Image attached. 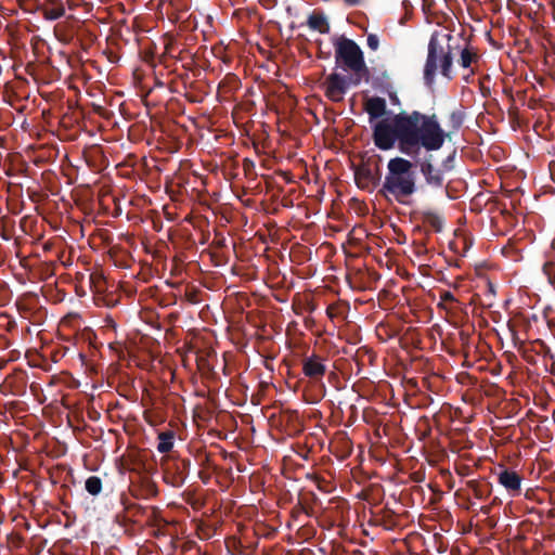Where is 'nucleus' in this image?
Here are the masks:
<instances>
[{
    "mask_svg": "<svg viewBox=\"0 0 555 555\" xmlns=\"http://www.w3.org/2000/svg\"><path fill=\"white\" fill-rule=\"evenodd\" d=\"M498 482L512 495L517 496L521 492L522 477L515 470L503 467L498 473Z\"/></svg>",
    "mask_w": 555,
    "mask_h": 555,
    "instance_id": "nucleus-10",
    "label": "nucleus"
},
{
    "mask_svg": "<svg viewBox=\"0 0 555 555\" xmlns=\"http://www.w3.org/2000/svg\"><path fill=\"white\" fill-rule=\"evenodd\" d=\"M542 271L546 275L548 283L555 288V258L546 261L542 267Z\"/></svg>",
    "mask_w": 555,
    "mask_h": 555,
    "instance_id": "nucleus-18",
    "label": "nucleus"
},
{
    "mask_svg": "<svg viewBox=\"0 0 555 555\" xmlns=\"http://www.w3.org/2000/svg\"><path fill=\"white\" fill-rule=\"evenodd\" d=\"M452 39V35L448 33L436 30L431 34L423 72L426 86L431 87L434 85L438 69L444 78L449 80L453 78V48L450 44Z\"/></svg>",
    "mask_w": 555,
    "mask_h": 555,
    "instance_id": "nucleus-3",
    "label": "nucleus"
},
{
    "mask_svg": "<svg viewBox=\"0 0 555 555\" xmlns=\"http://www.w3.org/2000/svg\"><path fill=\"white\" fill-rule=\"evenodd\" d=\"M103 488L102 479L98 476H90L85 482L86 491L91 495H98Z\"/></svg>",
    "mask_w": 555,
    "mask_h": 555,
    "instance_id": "nucleus-17",
    "label": "nucleus"
},
{
    "mask_svg": "<svg viewBox=\"0 0 555 555\" xmlns=\"http://www.w3.org/2000/svg\"><path fill=\"white\" fill-rule=\"evenodd\" d=\"M479 61V55L477 51H475L472 47L465 46L460 53L459 64L461 67L467 69L470 68L473 64Z\"/></svg>",
    "mask_w": 555,
    "mask_h": 555,
    "instance_id": "nucleus-15",
    "label": "nucleus"
},
{
    "mask_svg": "<svg viewBox=\"0 0 555 555\" xmlns=\"http://www.w3.org/2000/svg\"><path fill=\"white\" fill-rule=\"evenodd\" d=\"M125 501H126V496H125V495H122V496H121V502H122V504H126V503H125ZM132 508H133V509H138V511H141V509H142V507H141L140 505L134 504V503H131V504L125 505V509H127V511H131Z\"/></svg>",
    "mask_w": 555,
    "mask_h": 555,
    "instance_id": "nucleus-23",
    "label": "nucleus"
},
{
    "mask_svg": "<svg viewBox=\"0 0 555 555\" xmlns=\"http://www.w3.org/2000/svg\"><path fill=\"white\" fill-rule=\"evenodd\" d=\"M363 0H344L348 7H356L362 3Z\"/></svg>",
    "mask_w": 555,
    "mask_h": 555,
    "instance_id": "nucleus-26",
    "label": "nucleus"
},
{
    "mask_svg": "<svg viewBox=\"0 0 555 555\" xmlns=\"http://www.w3.org/2000/svg\"><path fill=\"white\" fill-rule=\"evenodd\" d=\"M455 154H456V151H453L446 159H443V162L441 164V168H442L443 172L450 171L453 169Z\"/></svg>",
    "mask_w": 555,
    "mask_h": 555,
    "instance_id": "nucleus-20",
    "label": "nucleus"
},
{
    "mask_svg": "<svg viewBox=\"0 0 555 555\" xmlns=\"http://www.w3.org/2000/svg\"><path fill=\"white\" fill-rule=\"evenodd\" d=\"M480 512H481L482 514H485V515H489V513H490V506H482V507L480 508Z\"/></svg>",
    "mask_w": 555,
    "mask_h": 555,
    "instance_id": "nucleus-28",
    "label": "nucleus"
},
{
    "mask_svg": "<svg viewBox=\"0 0 555 555\" xmlns=\"http://www.w3.org/2000/svg\"><path fill=\"white\" fill-rule=\"evenodd\" d=\"M307 25L310 29L317 30L320 34H328L331 29L327 17L323 12H312L308 16Z\"/></svg>",
    "mask_w": 555,
    "mask_h": 555,
    "instance_id": "nucleus-13",
    "label": "nucleus"
},
{
    "mask_svg": "<svg viewBox=\"0 0 555 555\" xmlns=\"http://www.w3.org/2000/svg\"><path fill=\"white\" fill-rule=\"evenodd\" d=\"M382 172L378 163L372 166L370 163H363L354 169V180L357 185L365 191L372 192L380 182Z\"/></svg>",
    "mask_w": 555,
    "mask_h": 555,
    "instance_id": "nucleus-5",
    "label": "nucleus"
},
{
    "mask_svg": "<svg viewBox=\"0 0 555 555\" xmlns=\"http://www.w3.org/2000/svg\"><path fill=\"white\" fill-rule=\"evenodd\" d=\"M364 111L369 115L370 122H373L388 113L386 100L379 96L369 98L364 102Z\"/></svg>",
    "mask_w": 555,
    "mask_h": 555,
    "instance_id": "nucleus-11",
    "label": "nucleus"
},
{
    "mask_svg": "<svg viewBox=\"0 0 555 555\" xmlns=\"http://www.w3.org/2000/svg\"><path fill=\"white\" fill-rule=\"evenodd\" d=\"M382 77H383L384 79H387V80L389 79V75H388V73H387V72H383V73H382Z\"/></svg>",
    "mask_w": 555,
    "mask_h": 555,
    "instance_id": "nucleus-30",
    "label": "nucleus"
},
{
    "mask_svg": "<svg viewBox=\"0 0 555 555\" xmlns=\"http://www.w3.org/2000/svg\"><path fill=\"white\" fill-rule=\"evenodd\" d=\"M388 95H389L390 102L393 105H399L400 104V100H399V98H398L396 92H388Z\"/></svg>",
    "mask_w": 555,
    "mask_h": 555,
    "instance_id": "nucleus-24",
    "label": "nucleus"
},
{
    "mask_svg": "<svg viewBox=\"0 0 555 555\" xmlns=\"http://www.w3.org/2000/svg\"><path fill=\"white\" fill-rule=\"evenodd\" d=\"M367 47L372 51H376L379 48V39L375 34H369L366 38Z\"/></svg>",
    "mask_w": 555,
    "mask_h": 555,
    "instance_id": "nucleus-21",
    "label": "nucleus"
},
{
    "mask_svg": "<svg viewBox=\"0 0 555 555\" xmlns=\"http://www.w3.org/2000/svg\"><path fill=\"white\" fill-rule=\"evenodd\" d=\"M447 304H448L447 301H442V300L440 299V301L437 304V308H438V309H441V310H444V311H447V312H450V311H451V308H449Z\"/></svg>",
    "mask_w": 555,
    "mask_h": 555,
    "instance_id": "nucleus-25",
    "label": "nucleus"
},
{
    "mask_svg": "<svg viewBox=\"0 0 555 555\" xmlns=\"http://www.w3.org/2000/svg\"><path fill=\"white\" fill-rule=\"evenodd\" d=\"M420 171L423 175L425 182L433 188H442L444 183L442 168H436L433 164V155H426L422 162L418 163Z\"/></svg>",
    "mask_w": 555,
    "mask_h": 555,
    "instance_id": "nucleus-8",
    "label": "nucleus"
},
{
    "mask_svg": "<svg viewBox=\"0 0 555 555\" xmlns=\"http://www.w3.org/2000/svg\"><path fill=\"white\" fill-rule=\"evenodd\" d=\"M423 223L429 225L435 232H441L443 229V219L435 211L423 210L420 212Z\"/></svg>",
    "mask_w": 555,
    "mask_h": 555,
    "instance_id": "nucleus-14",
    "label": "nucleus"
},
{
    "mask_svg": "<svg viewBox=\"0 0 555 555\" xmlns=\"http://www.w3.org/2000/svg\"><path fill=\"white\" fill-rule=\"evenodd\" d=\"M464 121V113L462 111H453L449 115V124L453 131H457Z\"/></svg>",
    "mask_w": 555,
    "mask_h": 555,
    "instance_id": "nucleus-19",
    "label": "nucleus"
},
{
    "mask_svg": "<svg viewBox=\"0 0 555 555\" xmlns=\"http://www.w3.org/2000/svg\"><path fill=\"white\" fill-rule=\"evenodd\" d=\"M440 299L442 301H447V302H456L457 301L456 298L454 297V295L449 291H442L440 293Z\"/></svg>",
    "mask_w": 555,
    "mask_h": 555,
    "instance_id": "nucleus-22",
    "label": "nucleus"
},
{
    "mask_svg": "<svg viewBox=\"0 0 555 555\" xmlns=\"http://www.w3.org/2000/svg\"><path fill=\"white\" fill-rule=\"evenodd\" d=\"M460 337H461V340H462V341H465V340H467V338H468V334H466L465 332H461V333H460Z\"/></svg>",
    "mask_w": 555,
    "mask_h": 555,
    "instance_id": "nucleus-29",
    "label": "nucleus"
},
{
    "mask_svg": "<svg viewBox=\"0 0 555 555\" xmlns=\"http://www.w3.org/2000/svg\"><path fill=\"white\" fill-rule=\"evenodd\" d=\"M417 191L415 165L403 157L390 158L379 193L391 195L399 204L406 205L408 198Z\"/></svg>",
    "mask_w": 555,
    "mask_h": 555,
    "instance_id": "nucleus-2",
    "label": "nucleus"
},
{
    "mask_svg": "<svg viewBox=\"0 0 555 555\" xmlns=\"http://www.w3.org/2000/svg\"><path fill=\"white\" fill-rule=\"evenodd\" d=\"M166 467H165V480L168 483H171L173 487H181L190 470L191 461L188 459H182L173 462L175 465V473H170V459L168 457L166 460Z\"/></svg>",
    "mask_w": 555,
    "mask_h": 555,
    "instance_id": "nucleus-9",
    "label": "nucleus"
},
{
    "mask_svg": "<svg viewBox=\"0 0 555 555\" xmlns=\"http://www.w3.org/2000/svg\"><path fill=\"white\" fill-rule=\"evenodd\" d=\"M40 11L47 21H56L65 15V7L61 0H47Z\"/></svg>",
    "mask_w": 555,
    "mask_h": 555,
    "instance_id": "nucleus-12",
    "label": "nucleus"
},
{
    "mask_svg": "<svg viewBox=\"0 0 555 555\" xmlns=\"http://www.w3.org/2000/svg\"><path fill=\"white\" fill-rule=\"evenodd\" d=\"M334 47L336 64L358 76L353 80V85H359L362 77L369 79V68L364 61L363 51L356 41L340 37L335 41Z\"/></svg>",
    "mask_w": 555,
    "mask_h": 555,
    "instance_id": "nucleus-4",
    "label": "nucleus"
},
{
    "mask_svg": "<svg viewBox=\"0 0 555 555\" xmlns=\"http://www.w3.org/2000/svg\"><path fill=\"white\" fill-rule=\"evenodd\" d=\"M554 258H555V255H554Z\"/></svg>",
    "mask_w": 555,
    "mask_h": 555,
    "instance_id": "nucleus-32",
    "label": "nucleus"
},
{
    "mask_svg": "<svg viewBox=\"0 0 555 555\" xmlns=\"http://www.w3.org/2000/svg\"><path fill=\"white\" fill-rule=\"evenodd\" d=\"M421 249H422V250H426L425 245L421 244V245H420V250H421Z\"/></svg>",
    "mask_w": 555,
    "mask_h": 555,
    "instance_id": "nucleus-31",
    "label": "nucleus"
},
{
    "mask_svg": "<svg viewBox=\"0 0 555 555\" xmlns=\"http://www.w3.org/2000/svg\"><path fill=\"white\" fill-rule=\"evenodd\" d=\"M175 431L173 430H165L158 434V444L157 451L160 453H168L173 448L175 441Z\"/></svg>",
    "mask_w": 555,
    "mask_h": 555,
    "instance_id": "nucleus-16",
    "label": "nucleus"
},
{
    "mask_svg": "<svg viewBox=\"0 0 555 555\" xmlns=\"http://www.w3.org/2000/svg\"><path fill=\"white\" fill-rule=\"evenodd\" d=\"M325 361V358L315 352L305 356L301 360L304 375L313 382H321L327 372Z\"/></svg>",
    "mask_w": 555,
    "mask_h": 555,
    "instance_id": "nucleus-6",
    "label": "nucleus"
},
{
    "mask_svg": "<svg viewBox=\"0 0 555 555\" xmlns=\"http://www.w3.org/2000/svg\"><path fill=\"white\" fill-rule=\"evenodd\" d=\"M350 79L337 73L327 76L325 80V95L333 102H340L348 90Z\"/></svg>",
    "mask_w": 555,
    "mask_h": 555,
    "instance_id": "nucleus-7",
    "label": "nucleus"
},
{
    "mask_svg": "<svg viewBox=\"0 0 555 555\" xmlns=\"http://www.w3.org/2000/svg\"><path fill=\"white\" fill-rule=\"evenodd\" d=\"M450 137L440 126L436 114L426 115L418 111L400 112L391 118L378 120L373 127V142L382 151H389L397 144L399 151L416 157L422 149L438 151L446 138Z\"/></svg>",
    "mask_w": 555,
    "mask_h": 555,
    "instance_id": "nucleus-1",
    "label": "nucleus"
},
{
    "mask_svg": "<svg viewBox=\"0 0 555 555\" xmlns=\"http://www.w3.org/2000/svg\"><path fill=\"white\" fill-rule=\"evenodd\" d=\"M326 313H327V315H328V318H330V319H334V318H335V314H334V312H333V310H332V307H328V308L326 309Z\"/></svg>",
    "mask_w": 555,
    "mask_h": 555,
    "instance_id": "nucleus-27",
    "label": "nucleus"
}]
</instances>
